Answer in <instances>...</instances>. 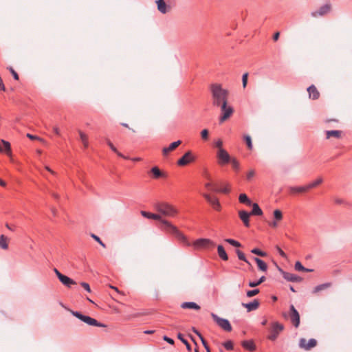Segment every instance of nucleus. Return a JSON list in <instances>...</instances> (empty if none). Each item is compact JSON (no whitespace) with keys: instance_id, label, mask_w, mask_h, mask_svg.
Segmentation results:
<instances>
[{"instance_id":"de8ad7c7","label":"nucleus","mask_w":352,"mask_h":352,"mask_svg":"<svg viewBox=\"0 0 352 352\" xmlns=\"http://www.w3.org/2000/svg\"><path fill=\"white\" fill-rule=\"evenodd\" d=\"M80 139L84 144L85 146L87 147L88 145L87 138L85 133H83L82 131H79Z\"/></svg>"},{"instance_id":"5fc2aeb1","label":"nucleus","mask_w":352,"mask_h":352,"mask_svg":"<svg viewBox=\"0 0 352 352\" xmlns=\"http://www.w3.org/2000/svg\"><path fill=\"white\" fill-rule=\"evenodd\" d=\"M201 138L204 140H208V131L207 129H204L201 132Z\"/></svg>"},{"instance_id":"338daca9","label":"nucleus","mask_w":352,"mask_h":352,"mask_svg":"<svg viewBox=\"0 0 352 352\" xmlns=\"http://www.w3.org/2000/svg\"><path fill=\"white\" fill-rule=\"evenodd\" d=\"M279 35H280L279 32L275 33L274 35L273 36V40L274 41H276L279 38Z\"/></svg>"},{"instance_id":"20e7f679","label":"nucleus","mask_w":352,"mask_h":352,"mask_svg":"<svg viewBox=\"0 0 352 352\" xmlns=\"http://www.w3.org/2000/svg\"><path fill=\"white\" fill-rule=\"evenodd\" d=\"M284 326L283 324L278 322H273L271 324V327L270 328V335L267 336V338L272 341H274L277 339L279 333L283 331Z\"/></svg>"},{"instance_id":"4be33fe9","label":"nucleus","mask_w":352,"mask_h":352,"mask_svg":"<svg viewBox=\"0 0 352 352\" xmlns=\"http://www.w3.org/2000/svg\"><path fill=\"white\" fill-rule=\"evenodd\" d=\"M307 91L309 93V98H312L313 100H316L320 96V93L314 85L309 86L307 88Z\"/></svg>"},{"instance_id":"bf43d9fd","label":"nucleus","mask_w":352,"mask_h":352,"mask_svg":"<svg viewBox=\"0 0 352 352\" xmlns=\"http://www.w3.org/2000/svg\"><path fill=\"white\" fill-rule=\"evenodd\" d=\"M107 143L108 146L110 147V148L114 152H117V148L114 146V145L112 144V142L110 140H107Z\"/></svg>"},{"instance_id":"2f4dec72","label":"nucleus","mask_w":352,"mask_h":352,"mask_svg":"<svg viewBox=\"0 0 352 352\" xmlns=\"http://www.w3.org/2000/svg\"><path fill=\"white\" fill-rule=\"evenodd\" d=\"M239 200L240 203L246 204L247 206H251L252 205L251 200L244 193H242V194H241L239 195Z\"/></svg>"},{"instance_id":"473e14b6","label":"nucleus","mask_w":352,"mask_h":352,"mask_svg":"<svg viewBox=\"0 0 352 352\" xmlns=\"http://www.w3.org/2000/svg\"><path fill=\"white\" fill-rule=\"evenodd\" d=\"M294 268L296 271L300 272H313L312 269H308L305 267L300 261H296L294 265Z\"/></svg>"},{"instance_id":"f704fd0d","label":"nucleus","mask_w":352,"mask_h":352,"mask_svg":"<svg viewBox=\"0 0 352 352\" xmlns=\"http://www.w3.org/2000/svg\"><path fill=\"white\" fill-rule=\"evenodd\" d=\"M72 314L76 318H78L80 320H81L82 321H83L84 322L88 324V316H85L78 311H72Z\"/></svg>"},{"instance_id":"393cba45","label":"nucleus","mask_w":352,"mask_h":352,"mask_svg":"<svg viewBox=\"0 0 352 352\" xmlns=\"http://www.w3.org/2000/svg\"><path fill=\"white\" fill-rule=\"evenodd\" d=\"M325 133H326V138L327 139H329L331 137L339 139L341 138V135L342 133V132L339 130L326 131Z\"/></svg>"},{"instance_id":"8fccbe9b","label":"nucleus","mask_w":352,"mask_h":352,"mask_svg":"<svg viewBox=\"0 0 352 352\" xmlns=\"http://www.w3.org/2000/svg\"><path fill=\"white\" fill-rule=\"evenodd\" d=\"M89 235L91 237L94 239L97 242H98L100 245H102L103 248L106 247L105 244L100 240V239L98 236H96L94 234H90Z\"/></svg>"},{"instance_id":"dca6fc26","label":"nucleus","mask_w":352,"mask_h":352,"mask_svg":"<svg viewBox=\"0 0 352 352\" xmlns=\"http://www.w3.org/2000/svg\"><path fill=\"white\" fill-rule=\"evenodd\" d=\"M156 3L157 6V10L162 14H166L171 9L170 6L167 5L164 0H157Z\"/></svg>"},{"instance_id":"7c9ffc66","label":"nucleus","mask_w":352,"mask_h":352,"mask_svg":"<svg viewBox=\"0 0 352 352\" xmlns=\"http://www.w3.org/2000/svg\"><path fill=\"white\" fill-rule=\"evenodd\" d=\"M8 239L3 234L0 236V248L3 250H7L8 248Z\"/></svg>"},{"instance_id":"69168bd1","label":"nucleus","mask_w":352,"mask_h":352,"mask_svg":"<svg viewBox=\"0 0 352 352\" xmlns=\"http://www.w3.org/2000/svg\"><path fill=\"white\" fill-rule=\"evenodd\" d=\"M27 137L29 138L30 140H38V138L36 135H31L30 133L27 134Z\"/></svg>"},{"instance_id":"13d9d810","label":"nucleus","mask_w":352,"mask_h":352,"mask_svg":"<svg viewBox=\"0 0 352 352\" xmlns=\"http://www.w3.org/2000/svg\"><path fill=\"white\" fill-rule=\"evenodd\" d=\"M222 146H223V142L221 140L219 139L214 142V146L218 148V149L223 148Z\"/></svg>"},{"instance_id":"864d4df0","label":"nucleus","mask_w":352,"mask_h":352,"mask_svg":"<svg viewBox=\"0 0 352 352\" xmlns=\"http://www.w3.org/2000/svg\"><path fill=\"white\" fill-rule=\"evenodd\" d=\"M9 69V71L10 72V73L12 74L13 78L18 80H19V75L18 74L14 71V69L12 67H10L8 68Z\"/></svg>"},{"instance_id":"5701e85b","label":"nucleus","mask_w":352,"mask_h":352,"mask_svg":"<svg viewBox=\"0 0 352 352\" xmlns=\"http://www.w3.org/2000/svg\"><path fill=\"white\" fill-rule=\"evenodd\" d=\"M150 172L152 173L154 179H160L165 177V174L162 172L157 166L153 167Z\"/></svg>"},{"instance_id":"774afa93","label":"nucleus","mask_w":352,"mask_h":352,"mask_svg":"<svg viewBox=\"0 0 352 352\" xmlns=\"http://www.w3.org/2000/svg\"><path fill=\"white\" fill-rule=\"evenodd\" d=\"M116 153L119 157H123L124 159H126V160H128V159H129V157H128L124 156V155H122L121 153H120L118 150H117V152H116Z\"/></svg>"},{"instance_id":"e2e57ef3","label":"nucleus","mask_w":352,"mask_h":352,"mask_svg":"<svg viewBox=\"0 0 352 352\" xmlns=\"http://www.w3.org/2000/svg\"><path fill=\"white\" fill-rule=\"evenodd\" d=\"M268 225L271 228H276L278 226V221H268Z\"/></svg>"},{"instance_id":"0e129e2a","label":"nucleus","mask_w":352,"mask_h":352,"mask_svg":"<svg viewBox=\"0 0 352 352\" xmlns=\"http://www.w3.org/2000/svg\"><path fill=\"white\" fill-rule=\"evenodd\" d=\"M45 169L46 170H47L48 172H50L52 175H53L54 176L56 175V173L55 171H54L53 170H52L48 166H45Z\"/></svg>"},{"instance_id":"aec40b11","label":"nucleus","mask_w":352,"mask_h":352,"mask_svg":"<svg viewBox=\"0 0 352 352\" xmlns=\"http://www.w3.org/2000/svg\"><path fill=\"white\" fill-rule=\"evenodd\" d=\"M309 190L308 186H291L289 187V192L292 194L296 193H302Z\"/></svg>"},{"instance_id":"a18cd8bd","label":"nucleus","mask_w":352,"mask_h":352,"mask_svg":"<svg viewBox=\"0 0 352 352\" xmlns=\"http://www.w3.org/2000/svg\"><path fill=\"white\" fill-rule=\"evenodd\" d=\"M251 252L252 254H254L256 255H258L259 256H267V253L263 252V251H261V250L258 249V248H254L251 250Z\"/></svg>"},{"instance_id":"c85d7f7f","label":"nucleus","mask_w":352,"mask_h":352,"mask_svg":"<svg viewBox=\"0 0 352 352\" xmlns=\"http://www.w3.org/2000/svg\"><path fill=\"white\" fill-rule=\"evenodd\" d=\"M192 330L195 333H196L199 336V338H200L201 343H202L203 346H204V348L206 349V350L208 351L210 349L209 346H208L207 342L206 341V340L204 339V338L201 334V333L195 327H192Z\"/></svg>"},{"instance_id":"7ed1b4c3","label":"nucleus","mask_w":352,"mask_h":352,"mask_svg":"<svg viewBox=\"0 0 352 352\" xmlns=\"http://www.w3.org/2000/svg\"><path fill=\"white\" fill-rule=\"evenodd\" d=\"M154 209L164 216L175 217L178 214V210L172 204L165 201H157L154 204Z\"/></svg>"},{"instance_id":"f3484780","label":"nucleus","mask_w":352,"mask_h":352,"mask_svg":"<svg viewBox=\"0 0 352 352\" xmlns=\"http://www.w3.org/2000/svg\"><path fill=\"white\" fill-rule=\"evenodd\" d=\"M250 215H251L250 213L248 212L245 210H240L239 212V218L243 221L244 226L247 228H249L250 226V221H249V218H250Z\"/></svg>"},{"instance_id":"39448f33","label":"nucleus","mask_w":352,"mask_h":352,"mask_svg":"<svg viewBox=\"0 0 352 352\" xmlns=\"http://www.w3.org/2000/svg\"><path fill=\"white\" fill-rule=\"evenodd\" d=\"M210 315L217 324L223 330L228 332H230L232 331V328L228 320L220 318L214 313H211Z\"/></svg>"},{"instance_id":"9b49d317","label":"nucleus","mask_w":352,"mask_h":352,"mask_svg":"<svg viewBox=\"0 0 352 352\" xmlns=\"http://www.w3.org/2000/svg\"><path fill=\"white\" fill-rule=\"evenodd\" d=\"M193 245L196 248H213L215 246V243L211 241L210 239H199L196 240Z\"/></svg>"},{"instance_id":"2eb2a0df","label":"nucleus","mask_w":352,"mask_h":352,"mask_svg":"<svg viewBox=\"0 0 352 352\" xmlns=\"http://www.w3.org/2000/svg\"><path fill=\"white\" fill-rule=\"evenodd\" d=\"M331 10V6L329 4H325L321 6L318 10L314 11L311 12V16L313 17H317L318 16H324L327 13H328Z\"/></svg>"},{"instance_id":"79ce46f5","label":"nucleus","mask_w":352,"mask_h":352,"mask_svg":"<svg viewBox=\"0 0 352 352\" xmlns=\"http://www.w3.org/2000/svg\"><path fill=\"white\" fill-rule=\"evenodd\" d=\"M231 164H232V166L233 168V169L236 171H239V168H240V164L239 162H238V160H236V159L235 158H232L230 162Z\"/></svg>"},{"instance_id":"bb28decb","label":"nucleus","mask_w":352,"mask_h":352,"mask_svg":"<svg viewBox=\"0 0 352 352\" xmlns=\"http://www.w3.org/2000/svg\"><path fill=\"white\" fill-rule=\"evenodd\" d=\"M217 252L219 256L223 261H228V256L224 249V248L221 245H219L217 246Z\"/></svg>"},{"instance_id":"09e8293b","label":"nucleus","mask_w":352,"mask_h":352,"mask_svg":"<svg viewBox=\"0 0 352 352\" xmlns=\"http://www.w3.org/2000/svg\"><path fill=\"white\" fill-rule=\"evenodd\" d=\"M223 346L227 350L233 349V343L231 340H228L226 342H224Z\"/></svg>"},{"instance_id":"37998d69","label":"nucleus","mask_w":352,"mask_h":352,"mask_svg":"<svg viewBox=\"0 0 352 352\" xmlns=\"http://www.w3.org/2000/svg\"><path fill=\"white\" fill-rule=\"evenodd\" d=\"M243 139L247 144V146L249 149H252V142L251 137L249 135H245L243 136Z\"/></svg>"},{"instance_id":"4c0bfd02","label":"nucleus","mask_w":352,"mask_h":352,"mask_svg":"<svg viewBox=\"0 0 352 352\" xmlns=\"http://www.w3.org/2000/svg\"><path fill=\"white\" fill-rule=\"evenodd\" d=\"M89 325L100 327H106V325L98 322L96 319L89 317Z\"/></svg>"},{"instance_id":"603ef678","label":"nucleus","mask_w":352,"mask_h":352,"mask_svg":"<svg viewBox=\"0 0 352 352\" xmlns=\"http://www.w3.org/2000/svg\"><path fill=\"white\" fill-rule=\"evenodd\" d=\"M248 78V73L243 74V75L242 76V83H243V88H245L247 86Z\"/></svg>"},{"instance_id":"680f3d73","label":"nucleus","mask_w":352,"mask_h":352,"mask_svg":"<svg viewBox=\"0 0 352 352\" xmlns=\"http://www.w3.org/2000/svg\"><path fill=\"white\" fill-rule=\"evenodd\" d=\"M163 340L164 341L167 342L168 343L170 344H174V340L172 338H169V337H168L166 336H164L163 337Z\"/></svg>"},{"instance_id":"1a4fd4ad","label":"nucleus","mask_w":352,"mask_h":352,"mask_svg":"<svg viewBox=\"0 0 352 352\" xmlns=\"http://www.w3.org/2000/svg\"><path fill=\"white\" fill-rule=\"evenodd\" d=\"M202 196L212 206L214 210H215L217 211L221 210V204L217 197H212L208 193H203Z\"/></svg>"},{"instance_id":"cd10ccee","label":"nucleus","mask_w":352,"mask_h":352,"mask_svg":"<svg viewBox=\"0 0 352 352\" xmlns=\"http://www.w3.org/2000/svg\"><path fill=\"white\" fill-rule=\"evenodd\" d=\"M252 210L251 211V215L261 216L263 214V211L256 203L252 204Z\"/></svg>"},{"instance_id":"49530a36","label":"nucleus","mask_w":352,"mask_h":352,"mask_svg":"<svg viewBox=\"0 0 352 352\" xmlns=\"http://www.w3.org/2000/svg\"><path fill=\"white\" fill-rule=\"evenodd\" d=\"M259 292L260 291L258 289L249 290L247 292L246 295L248 298H251V297H253V296H256V294H258L259 293Z\"/></svg>"},{"instance_id":"a878e982","label":"nucleus","mask_w":352,"mask_h":352,"mask_svg":"<svg viewBox=\"0 0 352 352\" xmlns=\"http://www.w3.org/2000/svg\"><path fill=\"white\" fill-rule=\"evenodd\" d=\"M181 307L182 309H195V310L200 309V306L194 302H184L182 303Z\"/></svg>"},{"instance_id":"f03ea898","label":"nucleus","mask_w":352,"mask_h":352,"mask_svg":"<svg viewBox=\"0 0 352 352\" xmlns=\"http://www.w3.org/2000/svg\"><path fill=\"white\" fill-rule=\"evenodd\" d=\"M210 91L214 106L220 107L223 103L228 102V91L223 89L221 85L217 83L212 84Z\"/></svg>"},{"instance_id":"3c124183","label":"nucleus","mask_w":352,"mask_h":352,"mask_svg":"<svg viewBox=\"0 0 352 352\" xmlns=\"http://www.w3.org/2000/svg\"><path fill=\"white\" fill-rule=\"evenodd\" d=\"M204 186L208 190L212 191L213 188H217V185L212 184L210 181L204 184Z\"/></svg>"},{"instance_id":"f8f14e48","label":"nucleus","mask_w":352,"mask_h":352,"mask_svg":"<svg viewBox=\"0 0 352 352\" xmlns=\"http://www.w3.org/2000/svg\"><path fill=\"white\" fill-rule=\"evenodd\" d=\"M54 272L57 275L59 280L65 286L70 287L72 285L75 284V282L69 277L62 274L58 270L54 269Z\"/></svg>"},{"instance_id":"f257e3e1","label":"nucleus","mask_w":352,"mask_h":352,"mask_svg":"<svg viewBox=\"0 0 352 352\" xmlns=\"http://www.w3.org/2000/svg\"><path fill=\"white\" fill-rule=\"evenodd\" d=\"M140 213L145 218L160 221L161 223L160 228L162 230L174 235L179 241L183 243L184 245L187 246L190 245V243L188 242L186 236L183 233H182L175 226L172 224L171 222L166 219H162L161 214L151 213L144 210H142Z\"/></svg>"},{"instance_id":"b1692460","label":"nucleus","mask_w":352,"mask_h":352,"mask_svg":"<svg viewBox=\"0 0 352 352\" xmlns=\"http://www.w3.org/2000/svg\"><path fill=\"white\" fill-rule=\"evenodd\" d=\"M230 188H229V184H225L222 186H221L220 187H218L217 186V188H212V192H221V193H223V194H228L230 192Z\"/></svg>"},{"instance_id":"423d86ee","label":"nucleus","mask_w":352,"mask_h":352,"mask_svg":"<svg viewBox=\"0 0 352 352\" xmlns=\"http://www.w3.org/2000/svg\"><path fill=\"white\" fill-rule=\"evenodd\" d=\"M221 107V115L219 118V122H223L228 120L233 113L234 109L232 106L228 105V102L223 103Z\"/></svg>"},{"instance_id":"0eeeda50","label":"nucleus","mask_w":352,"mask_h":352,"mask_svg":"<svg viewBox=\"0 0 352 352\" xmlns=\"http://www.w3.org/2000/svg\"><path fill=\"white\" fill-rule=\"evenodd\" d=\"M217 157L218 159V164L221 166L228 164L232 159L224 148L218 149Z\"/></svg>"},{"instance_id":"6ab92c4d","label":"nucleus","mask_w":352,"mask_h":352,"mask_svg":"<svg viewBox=\"0 0 352 352\" xmlns=\"http://www.w3.org/2000/svg\"><path fill=\"white\" fill-rule=\"evenodd\" d=\"M182 144L181 140L172 142L168 147H164L162 149V153L164 156L167 155L169 152L175 150L178 146Z\"/></svg>"},{"instance_id":"a19ab883","label":"nucleus","mask_w":352,"mask_h":352,"mask_svg":"<svg viewBox=\"0 0 352 352\" xmlns=\"http://www.w3.org/2000/svg\"><path fill=\"white\" fill-rule=\"evenodd\" d=\"M236 253L237 256H238L239 260L245 261V263L250 264L249 261L246 258V257H245V254H244V253L243 252H241L239 250H236Z\"/></svg>"},{"instance_id":"58836bf2","label":"nucleus","mask_w":352,"mask_h":352,"mask_svg":"<svg viewBox=\"0 0 352 352\" xmlns=\"http://www.w3.org/2000/svg\"><path fill=\"white\" fill-rule=\"evenodd\" d=\"M331 285V283H324V284H321V285H317L315 288H314V292H320L321 290H323L324 289H327L329 287H330Z\"/></svg>"},{"instance_id":"4468645a","label":"nucleus","mask_w":352,"mask_h":352,"mask_svg":"<svg viewBox=\"0 0 352 352\" xmlns=\"http://www.w3.org/2000/svg\"><path fill=\"white\" fill-rule=\"evenodd\" d=\"M279 271L280 272L281 274L283 275V277L287 281L298 283V282L301 281V280H302V278L300 276H298L294 274L285 272L281 269H279Z\"/></svg>"},{"instance_id":"4d7b16f0","label":"nucleus","mask_w":352,"mask_h":352,"mask_svg":"<svg viewBox=\"0 0 352 352\" xmlns=\"http://www.w3.org/2000/svg\"><path fill=\"white\" fill-rule=\"evenodd\" d=\"M52 130H53V132L54 133V134L56 135L57 136L60 137L61 135L60 131L58 126H56V125L53 126Z\"/></svg>"},{"instance_id":"a211bd4d","label":"nucleus","mask_w":352,"mask_h":352,"mask_svg":"<svg viewBox=\"0 0 352 352\" xmlns=\"http://www.w3.org/2000/svg\"><path fill=\"white\" fill-rule=\"evenodd\" d=\"M259 301L254 299L252 302L248 303H242V306L247 309L248 312L256 310L259 307Z\"/></svg>"},{"instance_id":"e433bc0d","label":"nucleus","mask_w":352,"mask_h":352,"mask_svg":"<svg viewBox=\"0 0 352 352\" xmlns=\"http://www.w3.org/2000/svg\"><path fill=\"white\" fill-rule=\"evenodd\" d=\"M177 338L179 340H180L186 346V349L188 350V351H190L191 350V346H190V344H189V342L187 341V340H186L183 335L181 333H179L177 334Z\"/></svg>"},{"instance_id":"6e6d98bb","label":"nucleus","mask_w":352,"mask_h":352,"mask_svg":"<svg viewBox=\"0 0 352 352\" xmlns=\"http://www.w3.org/2000/svg\"><path fill=\"white\" fill-rule=\"evenodd\" d=\"M255 175V171L254 170H250L248 172L246 178L248 180H251L252 178Z\"/></svg>"},{"instance_id":"c9c22d12","label":"nucleus","mask_w":352,"mask_h":352,"mask_svg":"<svg viewBox=\"0 0 352 352\" xmlns=\"http://www.w3.org/2000/svg\"><path fill=\"white\" fill-rule=\"evenodd\" d=\"M323 182V179L322 177H319L316 180L309 183V184H307L308 186V188L309 189H311L313 188H315L317 186L320 185V184H322Z\"/></svg>"},{"instance_id":"ea45409f","label":"nucleus","mask_w":352,"mask_h":352,"mask_svg":"<svg viewBox=\"0 0 352 352\" xmlns=\"http://www.w3.org/2000/svg\"><path fill=\"white\" fill-rule=\"evenodd\" d=\"M225 241L236 248H239L241 246V244L239 241L232 239H226Z\"/></svg>"},{"instance_id":"72a5a7b5","label":"nucleus","mask_w":352,"mask_h":352,"mask_svg":"<svg viewBox=\"0 0 352 352\" xmlns=\"http://www.w3.org/2000/svg\"><path fill=\"white\" fill-rule=\"evenodd\" d=\"M265 280V277L264 276H261L258 280L250 281L248 283L249 287H256L261 285Z\"/></svg>"},{"instance_id":"ddd939ff","label":"nucleus","mask_w":352,"mask_h":352,"mask_svg":"<svg viewBox=\"0 0 352 352\" xmlns=\"http://www.w3.org/2000/svg\"><path fill=\"white\" fill-rule=\"evenodd\" d=\"M316 344L317 341L314 338L309 339L307 342L305 338H301L299 341V346L306 350H309L310 349L316 346Z\"/></svg>"},{"instance_id":"412c9836","label":"nucleus","mask_w":352,"mask_h":352,"mask_svg":"<svg viewBox=\"0 0 352 352\" xmlns=\"http://www.w3.org/2000/svg\"><path fill=\"white\" fill-rule=\"evenodd\" d=\"M241 345L245 349L249 351L256 350V345L252 340H244L241 342Z\"/></svg>"},{"instance_id":"c756f323","label":"nucleus","mask_w":352,"mask_h":352,"mask_svg":"<svg viewBox=\"0 0 352 352\" xmlns=\"http://www.w3.org/2000/svg\"><path fill=\"white\" fill-rule=\"evenodd\" d=\"M255 262L256 263L258 267L260 270L263 272H266L267 270V265L263 260H261L259 258L255 257L254 258Z\"/></svg>"},{"instance_id":"6e6552de","label":"nucleus","mask_w":352,"mask_h":352,"mask_svg":"<svg viewBox=\"0 0 352 352\" xmlns=\"http://www.w3.org/2000/svg\"><path fill=\"white\" fill-rule=\"evenodd\" d=\"M195 160L192 152L188 151L177 161V164L181 166H186Z\"/></svg>"},{"instance_id":"9d476101","label":"nucleus","mask_w":352,"mask_h":352,"mask_svg":"<svg viewBox=\"0 0 352 352\" xmlns=\"http://www.w3.org/2000/svg\"><path fill=\"white\" fill-rule=\"evenodd\" d=\"M289 310H290L289 316H290L291 322L294 324V326L297 328V327H298V326L300 324L299 313L296 309V308L294 307V306L293 305H290Z\"/></svg>"},{"instance_id":"052dcab7","label":"nucleus","mask_w":352,"mask_h":352,"mask_svg":"<svg viewBox=\"0 0 352 352\" xmlns=\"http://www.w3.org/2000/svg\"><path fill=\"white\" fill-rule=\"evenodd\" d=\"M276 249H277V251L280 256H282L283 258H287L286 254L281 250V248H280L278 246H277Z\"/></svg>"},{"instance_id":"c03bdc74","label":"nucleus","mask_w":352,"mask_h":352,"mask_svg":"<svg viewBox=\"0 0 352 352\" xmlns=\"http://www.w3.org/2000/svg\"><path fill=\"white\" fill-rule=\"evenodd\" d=\"M274 217L276 221H280L283 219V213L280 210H275L274 211Z\"/></svg>"}]
</instances>
